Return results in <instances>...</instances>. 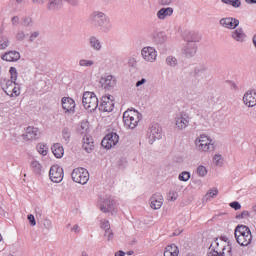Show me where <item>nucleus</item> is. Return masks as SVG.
Instances as JSON below:
<instances>
[{"label":"nucleus","mask_w":256,"mask_h":256,"mask_svg":"<svg viewBox=\"0 0 256 256\" xmlns=\"http://www.w3.org/2000/svg\"><path fill=\"white\" fill-rule=\"evenodd\" d=\"M226 249L228 253H231V246H223L222 248L209 250L207 256H225Z\"/></svg>","instance_id":"obj_27"},{"label":"nucleus","mask_w":256,"mask_h":256,"mask_svg":"<svg viewBox=\"0 0 256 256\" xmlns=\"http://www.w3.org/2000/svg\"><path fill=\"white\" fill-rule=\"evenodd\" d=\"M71 177L74 183H79L80 185L89 183V171L83 167L75 168L71 173Z\"/></svg>","instance_id":"obj_5"},{"label":"nucleus","mask_w":256,"mask_h":256,"mask_svg":"<svg viewBox=\"0 0 256 256\" xmlns=\"http://www.w3.org/2000/svg\"><path fill=\"white\" fill-rule=\"evenodd\" d=\"M220 25L225 29H237L239 27V20L233 17L222 18L220 19Z\"/></svg>","instance_id":"obj_19"},{"label":"nucleus","mask_w":256,"mask_h":256,"mask_svg":"<svg viewBox=\"0 0 256 256\" xmlns=\"http://www.w3.org/2000/svg\"><path fill=\"white\" fill-rule=\"evenodd\" d=\"M244 103L247 107H255L256 105V90H250L244 94Z\"/></svg>","instance_id":"obj_23"},{"label":"nucleus","mask_w":256,"mask_h":256,"mask_svg":"<svg viewBox=\"0 0 256 256\" xmlns=\"http://www.w3.org/2000/svg\"><path fill=\"white\" fill-rule=\"evenodd\" d=\"M11 45V40H9V36L7 35H0V51H4Z\"/></svg>","instance_id":"obj_35"},{"label":"nucleus","mask_w":256,"mask_h":256,"mask_svg":"<svg viewBox=\"0 0 256 256\" xmlns=\"http://www.w3.org/2000/svg\"><path fill=\"white\" fill-rule=\"evenodd\" d=\"M71 231H73V233H79L81 231V228L75 224L72 228Z\"/></svg>","instance_id":"obj_60"},{"label":"nucleus","mask_w":256,"mask_h":256,"mask_svg":"<svg viewBox=\"0 0 256 256\" xmlns=\"http://www.w3.org/2000/svg\"><path fill=\"white\" fill-rule=\"evenodd\" d=\"M104 237H105L108 241H111V239H113V231H111V229L105 230Z\"/></svg>","instance_id":"obj_55"},{"label":"nucleus","mask_w":256,"mask_h":256,"mask_svg":"<svg viewBox=\"0 0 256 256\" xmlns=\"http://www.w3.org/2000/svg\"><path fill=\"white\" fill-rule=\"evenodd\" d=\"M44 227H47V229H49L51 227V220L49 219L44 220Z\"/></svg>","instance_id":"obj_62"},{"label":"nucleus","mask_w":256,"mask_h":256,"mask_svg":"<svg viewBox=\"0 0 256 256\" xmlns=\"http://www.w3.org/2000/svg\"><path fill=\"white\" fill-rule=\"evenodd\" d=\"M164 256H179V248L177 245L172 244L165 248Z\"/></svg>","instance_id":"obj_31"},{"label":"nucleus","mask_w":256,"mask_h":256,"mask_svg":"<svg viewBox=\"0 0 256 256\" xmlns=\"http://www.w3.org/2000/svg\"><path fill=\"white\" fill-rule=\"evenodd\" d=\"M31 169L33 170V172L36 175H40L41 174V169H42L41 163H39V161H37V160L32 161L31 162Z\"/></svg>","instance_id":"obj_38"},{"label":"nucleus","mask_w":256,"mask_h":256,"mask_svg":"<svg viewBox=\"0 0 256 256\" xmlns=\"http://www.w3.org/2000/svg\"><path fill=\"white\" fill-rule=\"evenodd\" d=\"M195 145L198 151H214L215 150V144L213 143V140L209 139L206 135H201L199 138L195 140Z\"/></svg>","instance_id":"obj_6"},{"label":"nucleus","mask_w":256,"mask_h":256,"mask_svg":"<svg viewBox=\"0 0 256 256\" xmlns=\"http://www.w3.org/2000/svg\"><path fill=\"white\" fill-rule=\"evenodd\" d=\"M150 207L151 209L157 210L160 207H163V195L161 193H155L150 198Z\"/></svg>","instance_id":"obj_22"},{"label":"nucleus","mask_w":256,"mask_h":256,"mask_svg":"<svg viewBox=\"0 0 256 256\" xmlns=\"http://www.w3.org/2000/svg\"><path fill=\"white\" fill-rule=\"evenodd\" d=\"M81 129H89L91 127V124L89 123V120L84 119L80 123Z\"/></svg>","instance_id":"obj_49"},{"label":"nucleus","mask_w":256,"mask_h":256,"mask_svg":"<svg viewBox=\"0 0 256 256\" xmlns=\"http://www.w3.org/2000/svg\"><path fill=\"white\" fill-rule=\"evenodd\" d=\"M62 135L65 143H69V139L71 138V132H69V130H64L62 132Z\"/></svg>","instance_id":"obj_48"},{"label":"nucleus","mask_w":256,"mask_h":256,"mask_svg":"<svg viewBox=\"0 0 256 256\" xmlns=\"http://www.w3.org/2000/svg\"><path fill=\"white\" fill-rule=\"evenodd\" d=\"M115 256H125V253L122 250H120L115 253Z\"/></svg>","instance_id":"obj_64"},{"label":"nucleus","mask_w":256,"mask_h":256,"mask_svg":"<svg viewBox=\"0 0 256 256\" xmlns=\"http://www.w3.org/2000/svg\"><path fill=\"white\" fill-rule=\"evenodd\" d=\"M9 73L11 75V80L6 82V87L3 89L6 95L13 97V88L15 87V81H17V68L11 67Z\"/></svg>","instance_id":"obj_12"},{"label":"nucleus","mask_w":256,"mask_h":256,"mask_svg":"<svg viewBox=\"0 0 256 256\" xmlns=\"http://www.w3.org/2000/svg\"><path fill=\"white\" fill-rule=\"evenodd\" d=\"M235 239L241 247H248V245H251V242L253 241L251 229L245 225L237 226L235 229Z\"/></svg>","instance_id":"obj_2"},{"label":"nucleus","mask_w":256,"mask_h":256,"mask_svg":"<svg viewBox=\"0 0 256 256\" xmlns=\"http://www.w3.org/2000/svg\"><path fill=\"white\" fill-rule=\"evenodd\" d=\"M117 143H119V134L117 133H109L107 134L101 141V146L104 149H113V147H115V145H117Z\"/></svg>","instance_id":"obj_10"},{"label":"nucleus","mask_w":256,"mask_h":256,"mask_svg":"<svg viewBox=\"0 0 256 256\" xmlns=\"http://www.w3.org/2000/svg\"><path fill=\"white\" fill-rule=\"evenodd\" d=\"M128 64L130 67H135V65H137V61H135V58H132L129 60Z\"/></svg>","instance_id":"obj_61"},{"label":"nucleus","mask_w":256,"mask_h":256,"mask_svg":"<svg viewBox=\"0 0 256 256\" xmlns=\"http://www.w3.org/2000/svg\"><path fill=\"white\" fill-rule=\"evenodd\" d=\"M78 65L82 68H91L95 66V60L81 58Z\"/></svg>","instance_id":"obj_34"},{"label":"nucleus","mask_w":256,"mask_h":256,"mask_svg":"<svg viewBox=\"0 0 256 256\" xmlns=\"http://www.w3.org/2000/svg\"><path fill=\"white\" fill-rule=\"evenodd\" d=\"M230 37L237 43H245L247 40V34H245V31H243V28H237L236 30H233L230 34Z\"/></svg>","instance_id":"obj_21"},{"label":"nucleus","mask_w":256,"mask_h":256,"mask_svg":"<svg viewBox=\"0 0 256 256\" xmlns=\"http://www.w3.org/2000/svg\"><path fill=\"white\" fill-rule=\"evenodd\" d=\"M141 119H143V114L135 109H128L123 114V122L128 129H135Z\"/></svg>","instance_id":"obj_3"},{"label":"nucleus","mask_w":256,"mask_h":256,"mask_svg":"<svg viewBox=\"0 0 256 256\" xmlns=\"http://www.w3.org/2000/svg\"><path fill=\"white\" fill-rule=\"evenodd\" d=\"M156 15L158 19H160V21H164V19H166L167 17H171V15H173V8H161Z\"/></svg>","instance_id":"obj_28"},{"label":"nucleus","mask_w":256,"mask_h":256,"mask_svg":"<svg viewBox=\"0 0 256 256\" xmlns=\"http://www.w3.org/2000/svg\"><path fill=\"white\" fill-rule=\"evenodd\" d=\"M115 109V103L113 102V96L108 95V96H103L101 99V103L99 105V110L106 112V113H111Z\"/></svg>","instance_id":"obj_15"},{"label":"nucleus","mask_w":256,"mask_h":256,"mask_svg":"<svg viewBox=\"0 0 256 256\" xmlns=\"http://www.w3.org/2000/svg\"><path fill=\"white\" fill-rule=\"evenodd\" d=\"M147 83V79L142 78L141 80L136 82V87H141V85H145Z\"/></svg>","instance_id":"obj_59"},{"label":"nucleus","mask_w":256,"mask_h":256,"mask_svg":"<svg viewBox=\"0 0 256 256\" xmlns=\"http://www.w3.org/2000/svg\"><path fill=\"white\" fill-rule=\"evenodd\" d=\"M229 5L234 7L235 9L241 7V1L240 0H230Z\"/></svg>","instance_id":"obj_54"},{"label":"nucleus","mask_w":256,"mask_h":256,"mask_svg":"<svg viewBox=\"0 0 256 256\" xmlns=\"http://www.w3.org/2000/svg\"><path fill=\"white\" fill-rule=\"evenodd\" d=\"M182 52L185 57H195V55L197 54V44L187 42Z\"/></svg>","instance_id":"obj_25"},{"label":"nucleus","mask_w":256,"mask_h":256,"mask_svg":"<svg viewBox=\"0 0 256 256\" xmlns=\"http://www.w3.org/2000/svg\"><path fill=\"white\" fill-rule=\"evenodd\" d=\"M89 45L91 49L94 51H101L103 49V45L101 44V40L99 38L92 36L89 38Z\"/></svg>","instance_id":"obj_30"},{"label":"nucleus","mask_w":256,"mask_h":256,"mask_svg":"<svg viewBox=\"0 0 256 256\" xmlns=\"http://www.w3.org/2000/svg\"><path fill=\"white\" fill-rule=\"evenodd\" d=\"M38 153L40 155H43L45 157V155H47V153H49V147L44 144V143H39L36 147Z\"/></svg>","instance_id":"obj_37"},{"label":"nucleus","mask_w":256,"mask_h":256,"mask_svg":"<svg viewBox=\"0 0 256 256\" xmlns=\"http://www.w3.org/2000/svg\"><path fill=\"white\" fill-rule=\"evenodd\" d=\"M25 31L23 30H19L17 33H16V39L17 41H25Z\"/></svg>","instance_id":"obj_46"},{"label":"nucleus","mask_w":256,"mask_h":256,"mask_svg":"<svg viewBox=\"0 0 256 256\" xmlns=\"http://www.w3.org/2000/svg\"><path fill=\"white\" fill-rule=\"evenodd\" d=\"M22 25L24 27H31L33 25V18L29 16H25L22 18Z\"/></svg>","instance_id":"obj_42"},{"label":"nucleus","mask_w":256,"mask_h":256,"mask_svg":"<svg viewBox=\"0 0 256 256\" xmlns=\"http://www.w3.org/2000/svg\"><path fill=\"white\" fill-rule=\"evenodd\" d=\"M51 151L56 159H61L63 155H65V149H63V146L59 143L54 144L51 147Z\"/></svg>","instance_id":"obj_29"},{"label":"nucleus","mask_w":256,"mask_h":256,"mask_svg":"<svg viewBox=\"0 0 256 256\" xmlns=\"http://www.w3.org/2000/svg\"><path fill=\"white\" fill-rule=\"evenodd\" d=\"M178 179L179 181L187 182L189 181V179H191V173L188 171H183L182 173L179 174Z\"/></svg>","instance_id":"obj_41"},{"label":"nucleus","mask_w":256,"mask_h":256,"mask_svg":"<svg viewBox=\"0 0 256 256\" xmlns=\"http://www.w3.org/2000/svg\"><path fill=\"white\" fill-rule=\"evenodd\" d=\"M194 75L195 77H207L209 73L205 65H198L194 68Z\"/></svg>","instance_id":"obj_32"},{"label":"nucleus","mask_w":256,"mask_h":256,"mask_svg":"<svg viewBox=\"0 0 256 256\" xmlns=\"http://www.w3.org/2000/svg\"><path fill=\"white\" fill-rule=\"evenodd\" d=\"M46 0H32L36 5H44Z\"/></svg>","instance_id":"obj_63"},{"label":"nucleus","mask_w":256,"mask_h":256,"mask_svg":"<svg viewBox=\"0 0 256 256\" xmlns=\"http://www.w3.org/2000/svg\"><path fill=\"white\" fill-rule=\"evenodd\" d=\"M219 194V190L217 188L210 189L206 194V199H213V197H217Z\"/></svg>","instance_id":"obj_43"},{"label":"nucleus","mask_w":256,"mask_h":256,"mask_svg":"<svg viewBox=\"0 0 256 256\" xmlns=\"http://www.w3.org/2000/svg\"><path fill=\"white\" fill-rule=\"evenodd\" d=\"M196 173L198 175V177H206L207 176V167L203 166V165H199L196 169Z\"/></svg>","instance_id":"obj_40"},{"label":"nucleus","mask_w":256,"mask_h":256,"mask_svg":"<svg viewBox=\"0 0 256 256\" xmlns=\"http://www.w3.org/2000/svg\"><path fill=\"white\" fill-rule=\"evenodd\" d=\"M62 108L65 113H70L73 115L75 113V100L71 97H63L62 98Z\"/></svg>","instance_id":"obj_20"},{"label":"nucleus","mask_w":256,"mask_h":256,"mask_svg":"<svg viewBox=\"0 0 256 256\" xmlns=\"http://www.w3.org/2000/svg\"><path fill=\"white\" fill-rule=\"evenodd\" d=\"M100 227H101V229H104V231L111 229V225L109 224V221H107V220H102Z\"/></svg>","instance_id":"obj_47"},{"label":"nucleus","mask_w":256,"mask_h":256,"mask_svg":"<svg viewBox=\"0 0 256 256\" xmlns=\"http://www.w3.org/2000/svg\"><path fill=\"white\" fill-rule=\"evenodd\" d=\"M150 37L155 45H164V43H167V34L163 31L154 30Z\"/></svg>","instance_id":"obj_18"},{"label":"nucleus","mask_w":256,"mask_h":256,"mask_svg":"<svg viewBox=\"0 0 256 256\" xmlns=\"http://www.w3.org/2000/svg\"><path fill=\"white\" fill-rule=\"evenodd\" d=\"M222 156L219 154L214 155L213 157V162L217 165L220 166L222 165L223 162H221Z\"/></svg>","instance_id":"obj_50"},{"label":"nucleus","mask_w":256,"mask_h":256,"mask_svg":"<svg viewBox=\"0 0 256 256\" xmlns=\"http://www.w3.org/2000/svg\"><path fill=\"white\" fill-rule=\"evenodd\" d=\"M175 123L178 129H187L191 127V116L187 112H180L175 117Z\"/></svg>","instance_id":"obj_8"},{"label":"nucleus","mask_w":256,"mask_h":256,"mask_svg":"<svg viewBox=\"0 0 256 256\" xmlns=\"http://www.w3.org/2000/svg\"><path fill=\"white\" fill-rule=\"evenodd\" d=\"M41 137V132L39 130L27 129L22 132L18 139H21L24 142L27 141H35V139H39Z\"/></svg>","instance_id":"obj_17"},{"label":"nucleus","mask_w":256,"mask_h":256,"mask_svg":"<svg viewBox=\"0 0 256 256\" xmlns=\"http://www.w3.org/2000/svg\"><path fill=\"white\" fill-rule=\"evenodd\" d=\"M11 23L14 27H17V25H19V16L12 17Z\"/></svg>","instance_id":"obj_57"},{"label":"nucleus","mask_w":256,"mask_h":256,"mask_svg":"<svg viewBox=\"0 0 256 256\" xmlns=\"http://www.w3.org/2000/svg\"><path fill=\"white\" fill-rule=\"evenodd\" d=\"M82 141V148L86 153H91L93 149H95V142L93 141V136H91L89 130L82 132Z\"/></svg>","instance_id":"obj_11"},{"label":"nucleus","mask_w":256,"mask_h":256,"mask_svg":"<svg viewBox=\"0 0 256 256\" xmlns=\"http://www.w3.org/2000/svg\"><path fill=\"white\" fill-rule=\"evenodd\" d=\"M186 41L187 43H195L197 45L201 41V36L195 32H189L186 36Z\"/></svg>","instance_id":"obj_33"},{"label":"nucleus","mask_w":256,"mask_h":256,"mask_svg":"<svg viewBox=\"0 0 256 256\" xmlns=\"http://www.w3.org/2000/svg\"><path fill=\"white\" fill-rule=\"evenodd\" d=\"M166 65H168V67H177V65H179V62L177 61V58H175V56H168L166 58Z\"/></svg>","instance_id":"obj_39"},{"label":"nucleus","mask_w":256,"mask_h":256,"mask_svg":"<svg viewBox=\"0 0 256 256\" xmlns=\"http://www.w3.org/2000/svg\"><path fill=\"white\" fill-rule=\"evenodd\" d=\"M66 1L70 5H77V3H79V0H66ZM47 9L48 11H52L53 13L63 9V0H48Z\"/></svg>","instance_id":"obj_13"},{"label":"nucleus","mask_w":256,"mask_h":256,"mask_svg":"<svg viewBox=\"0 0 256 256\" xmlns=\"http://www.w3.org/2000/svg\"><path fill=\"white\" fill-rule=\"evenodd\" d=\"M163 138V130L161 129H151L148 132V141L150 145H153L155 141Z\"/></svg>","instance_id":"obj_24"},{"label":"nucleus","mask_w":256,"mask_h":256,"mask_svg":"<svg viewBox=\"0 0 256 256\" xmlns=\"http://www.w3.org/2000/svg\"><path fill=\"white\" fill-rule=\"evenodd\" d=\"M100 85L105 89V91H111L117 85V79L113 75H103L100 79Z\"/></svg>","instance_id":"obj_16"},{"label":"nucleus","mask_w":256,"mask_h":256,"mask_svg":"<svg viewBox=\"0 0 256 256\" xmlns=\"http://www.w3.org/2000/svg\"><path fill=\"white\" fill-rule=\"evenodd\" d=\"M229 205L235 211H239V209H241V204L238 201L231 202Z\"/></svg>","instance_id":"obj_53"},{"label":"nucleus","mask_w":256,"mask_h":256,"mask_svg":"<svg viewBox=\"0 0 256 256\" xmlns=\"http://www.w3.org/2000/svg\"><path fill=\"white\" fill-rule=\"evenodd\" d=\"M82 104L86 111L93 113L99 107V98L93 92H84L82 96Z\"/></svg>","instance_id":"obj_4"},{"label":"nucleus","mask_w":256,"mask_h":256,"mask_svg":"<svg viewBox=\"0 0 256 256\" xmlns=\"http://www.w3.org/2000/svg\"><path fill=\"white\" fill-rule=\"evenodd\" d=\"M49 177L53 183H61L63 181V168L59 165H53L49 171Z\"/></svg>","instance_id":"obj_14"},{"label":"nucleus","mask_w":256,"mask_h":256,"mask_svg":"<svg viewBox=\"0 0 256 256\" xmlns=\"http://www.w3.org/2000/svg\"><path fill=\"white\" fill-rule=\"evenodd\" d=\"M37 37H39V31H35V32H32L31 34H30V37H29V42L30 43H33V42H35V40L37 39Z\"/></svg>","instance_id":"obj_52"},{"label":"nucleus","mask_w":256,"mask_h":256,"mask_svg":"<svg viewBox=\"0 0 256 256\" xmlns=\"http://www.w3.org/2000/svg\"><path fill=\"white\" fill-rule=\"evenodd\" d=\"M21 95V89L17 84H14V88H12V97H19Z\"/></svg>","instance_id":"obj_45"},{"label":"nucleus","mask_w":256,"mask_h":256,"mask_svg":"<svg viewBox=\"0 0 256 256\" xmlns=\"http://www.w3.org/2000/svg\"><path fill=\"white\" fill-rule=\"evenodd\" d=\"M223 247H225V242L222 239H216L210 245L209 251L216 249V248L223 249Z\"/></svg>","instance_id":"obj_36"},{"label":"nucleus","mask_w":256,"mask_h":256,"mask_svg":"<svg viewBox=\"0 0 256 256\" xmlns=\"http://www.w3.org/2000/svg\"><path fill=\"white\" fill-rule=\"evenodd\" d=\"M249 217V211L244 210L241 214L236 215V219H247Z\"/></svg>","instance_id":"obj_51"},{"label":"nucleus","mask_w":256,"mask_h":256,"mask_svg":"<svg viewBox=\"0 0 256 256\" xmlns=\"http://www.w3.org/2000/svg\"><path fill=\"white\" fill-rule=\"evenodd\" d=\"M179 194L175 190H171L168 193V201H177Z\"/></svg>","instance_id":"obj_44"},{"label":"nucleus","mask_w":256,"mask_h":256,"mask_svg":"<svg viewBox=\"0 0 256 256\" xmlns=\"http://www.w3.org/2000/svg\"><path fill=\"white\" fill-rule=\"evenodd\" d=\"M28 221L32 227H35L37 225V222L35 221V216L33 214L28 215Z\"/></svg>","instance_id":"obj_56"},{"label":"nucleus","mask_w":256,"mask_h":256,"mask_svg":"<svg viewBox=\"0 0 256 256\" xmlns=\"http://www.w3.org/2000/svg\"><path fill=\"white\" fill-rule=\"evenodd\" d=\"M102 213H117V203L112 197H106L99 202Z\"/></svg>","instance_id":"obj_7"},{"label":"nucleus","mask_w":256,"mask_h":256,"mask_svg":"<svg viewBox=\"0 0 256 256\" xmlns=\"http://www.w3.org/2000/svg\"><path fill=\"white\" fill-rule=\"evenodd\" d=\"M89 19L91 25L99 27L102 33H110V31H113V22H111V18L104 12L94 11Z\"/></svg>","instance_id":"obj_1"},{"label":"nucleus","mask_w":256,"mask_h":256,"mask_svg":"<svg viewBox=\"0 0 256 256\" xmlns=\"http://www.w3.org/2000/svg\"><path fill=\"white\" fill-rule=\"evenodd\" d=\"M141 57L146 63H155L157 61V50L151 46H145L141 50Z\"/></svg>","instance_id":"obj_9"},{"label":"nucleus","mask_w":256,"mask_h":256,"mask_svg":"<svg viewBox=\"0 0 256 256\" xmlns=\"http://www.w3.org/2000/svg\"><path fill=\"white\" fill-rule=\"evenodd\" d=\"M160 5L167 6L173 3V0H159Z\"/></svg>","instance_id":"obj_58"},{"label":"nucleus","mask_w":256,"mask_h":256,"mask_svg":"<svg viewBox=\"0 0 256 256\" xmlns=\"http://www.w3.org/2000/svg\"><path fill=\"white\" fill-rule=\"evenodd\" d=\"M1 59L3 61L15 62V61H19V59H21V54L18 51H9V52L4 53L1 56Z\"/></svg>","instance_id":"obj_26"}]
</instances>
